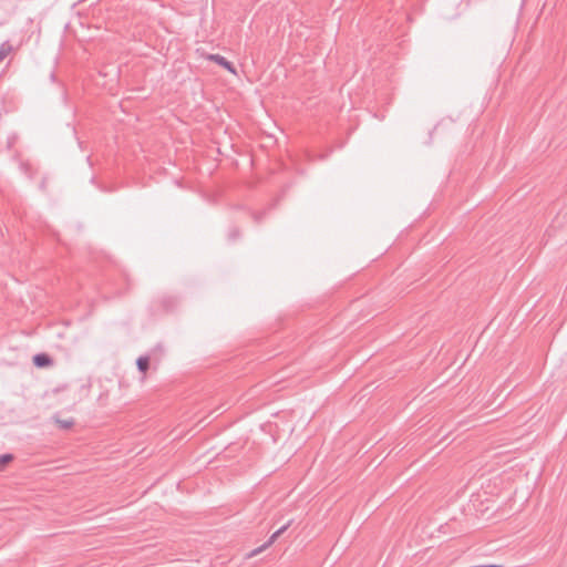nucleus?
Here are the masks:
<instances>
[{
  "mask_svg": "<svg viewBox=\"0 0 567 567\" xmlns=\"http://www.w3.org/2000/svg\"><path fill=\"white\" fill-rule=\"evenodd\" d=\"M33 363L38 368H44L51 365L52 361L49 355L41 353L33 357Z\"/></svg>",
  "mask_w": 567,
  "mask_h": 567,
  "instance_id": "nucleus-3",
  "label": "nucleus"
},
{
  "mask_svg": "<svg viewBox=\"0 0 567 567\" xmlns=\"http://www.w3.org/2000/svg\"><path fill=\"white\" fill-rule=\"evenodd\" d=\"M13 456L11 454H3L0 456V472H3L8 465L12 462Z\"/></svg>",
  "mask_w": 567,
  "mask_h": 567,
  "instance_id": "nucleus-4",
  "label": "nucleus"
},
{
  "mask_svg": "<svg viewBox=\"0 0 567 567\" xmlns=\"http://www.w3.org/2000/svg\"><path fill=\"white\" fill-rule=\"evenodd\" d=\"M207 60L220 65L221 68L227 70L229 73L237 75V71L234 68V65L229 61H227L224 56H221L219 54H209V55H207Z\"/></svg>",
  "mask_w": 567,
  "mask_h": 567,
  "instance_id": "nucleus-1",
  "label": "nucleus"
},
{
  "mask_svg": "<svg viewBox=\"0 0 567 567\" xmlns=\"http://www.w3.org/2000/svg\"><path fill=\"white\" fill-rule=\"evenodd\" d=\"M136 365L140 372L142 373V381L146 379V373L150 369V358L148 357H140L136 360Z\"/></svg>",
  "mask_w": 567,
  "mask_h": 567,
  "instance_id": "nucleus-2",
  "label": "nucleus"
},
{
  "mask_svg": "<svg viewBox=\"0 0 567 567\" xmlns=\"http://www.w3.org/2000/svg\"><path fill=\"white\" fill-rule=\"evenodd\" d=\"M59 423H60V424H61V426H62V427H64V429H69V427H71V426L73 425V421H71V420L61 421V422L59 421Z\"/></svg>",
  "mask_w": 567,
  "mask_h": 567,
  "instance_id": "nucleus-5",
  "label": "nucleus"
}]
</instances>
